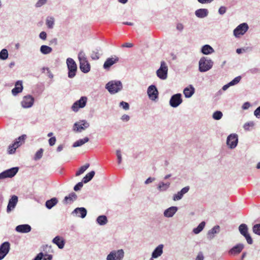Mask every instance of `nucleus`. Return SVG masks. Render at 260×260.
Listing matches in <instances>:
<instances>
[{
    "label": "nucleus",
    "instance_id": "58836bf2",
    "mask_svg": "<svg viewBox=\"0 0 260 260\" xmlns=\"http://www.w3.org/2000/svg\"><path fill=\"white\" fill-rule=\"evenodd\" d=\"M77 196L76 194V193L74 192H72L70 193L68 196L65 197L64 201L67 203H68L69 202H71L77 199Z\"/></svg>",
    "mask_w": 260,
    "mask_h": 260
},
{
    "label": "nucleus",
    "instance_id": "338daca9",
    "mask_svg": "<svg viewBox=\"0 0 260 260\" xmlns=\"http://www.w3.org/2000/svg\"><path fill=\"white\" fill-rule=\"evenodd\" d=\"M176 27L178 30L181 31L183 29V25L181 23H178Z\"/></svg>",
    "mask_w": 260,
    "mask_h": 260
},
{
    "label": "nucleus",
    "instance_id": "ea45409f",
    "mask_svg": "<svg viewBox=\"0 0 260 260\" xmlns=\"http://www.w3.org/2000/svg\"><path fill=\"white\" fill-rule=\"evenodd\" d=\"M89 167V164H86L85 165L82 166L79 170L77 171L76 176H78L83 174Z\"/></svg>",
    "mask_w": 260,
    "mask_h": 260
},
{
    "label": "nucleus",
    "instance_id": "4be33fe9",
    "mask_svg": "<svg viewBox=\"0 0 260 260\" xmlns=\"http://www.w3.org/2000/svg\"><path fill=\"white\" fill-rule=\"evenodd\" d=\"M178 207L172 206L166 209L164 212V215L166 217H172L178 211Z\"/></svg>",
    "mask_w": 260,
    "mask_h": 260
},
{
    "label": "nucleus",
    "instance_id": "bf43d9fd",
    "mask_svg": "<svg viewBox=\"0 0 260 260\" xmlns=\"http://www.w3.org/2000/svg\"><path fill=\"white\" fill-rule=\"evenodd\" d=\"M56 142L55 137H51L49 139V144L50 146H53Z\"/></svg>",
    "mask_w": 260,
    "mask_h": 260
},
{
    "label": "nucleus",
    "instance_id": "13d9d810",
    "mask_svg": "<svg viewBox=\"0 0 260 260\" xmlns=\"http://www.w3.org/2000/svg\"><path fill=\"white\" fill-rule=\"evenodd\" d=\"M129 116L128 115H123L120 119L123 122L128 121L129 120Z\"/></svg>",
    "mask_w": 260,
    "mask_h": 260
},
{
    "label": "nucleus",
    "instance_id": "5701e85b",
    "mask_svg": "<svg viewBox=\"0 0 260 260\" xmlns=\"http://www.w3.org/2000/svg\"><path fill=\"white\" fill-rule=\"evenodd\" d=\"M163 244H159L153 251L151 254L152 258H157L160 256L163 253Z\"/></svg>",
    "mask_w": 260,
    "mask_h": 260
},
{
    "label": "nucleus",
    "instance_id": "a211bd4d",
    "mask_svg": "<svg viewBox=\"0 0 260 260\" xmlns=\"http://www.w3.org/2000/svg\"><path fill=\"white\" fill-rule=\"evenodd\" d=\"M17 202L18 197L15 195L12 196L9 201L8 205L7 208V212L8 213H10L13 211L15 209Z\"/></svg>",
    "mask_w": 260,
    "mask_h": 260
},
{
    "label": "nucleus",
    "instance_id": "f03ea898",
    "mask_svg": "<svg viewBox=\"0 0 260 260\" xmlns=\"http://www.w3.org/2000/svg\"><path fill=\"white\" fill-rule=\"evenodd\" d=\"M78 58L80 61V68L81 71L85 73L89 72L90 70V65L83 52H80L79 53Z\"/></svg>",
    "mask_w": 260,
    "mask_h": 260
},
{
    "label": "nucleus",
    "instance_id": "423d86ee",
    "mask_svg": "<svg viewBox=\"0 0 260 260\" xmlns=\"http://www.w3.org/2000/svg\"><path fill=\"white\" fill-rule=\"evenodd\" d=\"M168 66L164 61H162L160 63V67L156 71L157 77L161 80H165L168 75Z\"/></svg>",
    "mask_w": 260,
    "mask_h": 260
},
{
    "label": "nucleus",
    "instance_id": "4c0bfd02",
    "mask_svg": "<svg viewBox=\"0 0 260 260\" xmlns=\"http://www.w3.org/2000/svg\"><path fill=\"white\" fill-rule=\"evenodd\" d=\"M205 224V221L201 222L197 228L193 229V233L195 234H199L204 229Z\"/></svg>",
    "mask_w": 260,
    "mask_h": 260
},
{
    "label": "nucleus",
    "instance_id": "680f3d73",
    "mask_svg": "<svg viewBox=\"0 0 260 260\" xmlns=\"http://www.w3.org/2000/svg\"><path fill=\"white\" fill-rule=\"evenodd\" d=\"M40 38L43 40H45L46 39V37H47V34L45 32V31H42L40 34Z\"/></svg>",
    "mask_w": 260,
    "mask_h": 260
},
{
    "label": "nucleus",
    "instance_id": "bb28decb",
    "mask_svg": "<svg viewBox=\"0 0 260 260\" xmlns=\"http://www.w3.org/2000/svg\"><path fill=\"white\" fill-rule=\"evenodd\" d=\"M244 248V245L241 243H239L236 246H234L232 249H231L229 253L230 254H237L239 253Z\"/></svg>",
    "mask_w": 260,
    "mask_h": 260
},
{
    "label": "nucleus",
    "instance_id": "aec40b11",
    "mask_svg": "<svg viewBox=\"0 0 260 260\" xmlns=\"http://www.w3.org/2000/svg\"><path fill=\"white\" fill-rule=\"evenodd\" d=\"M34 101V99L31 95H26L24 96L21 102V105L25 108H29L33 105Z\"/></svg>",
    "mask_w": 260,
    "mask_h": 260
},
{
    "label": "nucleus",
    "instance_id": "393cba45",
    "mask_svg": "<svg viewBox=\"0 0 260 260\" xmlns=\"http://www.w3.org/2000/svg\"><path fill=\"white\" fill-rule=\"evenodd\" d=\"M23 89L22 82L21 81H17L15 85V87L12 90V93L14 95L22 92Z\"/></svg>",
    "mask_w": 260,
    "mask_h": 260
},
{
    "label": "nucleus",
    "instance_id": "c756f323",
    "mask_svg": "<svg viewBox=\"0 0 260 260\" xmlns=\"http://www.w3.org/2000/svg\"><path fill=\"white\" fill-rule=\"evenodd\" d=\"M208 11L206 9H200L196 11L195 14L199 18H204L208 15Z\"/></svg>",
    "mask_w": 260,
    "mask_h": 260
},
{
    "label": "nucleus",
    "instance_id": "9d476101",
    "mask_svg": "<svg viewBox=\"0 0 260 260\" xmlns=\"http://www.w3.org/2000/svg\"><path fill=\"white\" fill-rule=\"evenodd\" d=\"M87 101V98L86 96H82L79 100L75 102L72 106L73 111L76 112L78 111L79 109L84 107Z\"/></svg>",
    "mask_w": 260,
    "mask_h": 260
},
{
    "label": "nucleus",
    "instance_id": "774afa93",
    "mask_svg": "<svg viewBox=\"0 0 260 260\" xmlns=\"http://www.w3.org/2000/svg\"><path fill=\"white\" fill-rule=\"evenodd\" d=\"M133 46V44L131 43H126L122 45V47H132Z\"/></svg>",
    "mask_w": 260,
    "mask_h": 260
},
{
    "label": "nucleus",
    "instance_id": "de8ad7c7",
    "mask_svg": "<svg viewBox=\"0 0 260 260\" xmlns=\"http://www.w3.org/2000/svg\"><path fill=\"white\" fill-rule=\"evenodd\" d=\"M17 148L15 147L13 144L10 145L8 149V153L10 154H13L15 152Z\"/></svg>",
    "mask_w": 260,
    "mask_h": 260
},
{
    "label": "nucleus",
    "instance_id": "f257e3e1",
    "mask_svg": "<svg viewBox=\"0 0 260 260\" xmlns=\"http://www.w3.org/2000/svg\"><path fill=\"white\" fill-rule=\"evenodd\" d=\"M213 64L211 59L202 57L199 62V70L201 72H205L210 70Z\"/></svg>",
    "mask_w": 260,
    "mask_h": 260
},
{
    "label": "nucleus",
    "instance_id": "0e129e2a",
    "mask_svg": "<svg viewBox=\"0 0 260 260\" xmlns=\"http://www.w3.org/2000/svg\"><path fill=\"white\" fill-rule=\"evenodd\" d=\"M201 4H205L212 2L213 0H198Z\"/></svg>",
    "mask_w": 260,
    "mask_h": 260
},
{
    "label": "nucleus",
    "instance_id": "7c9ffc66",
    "mask_svg": "<svg viewBox=\"0 0 260 260\" xmlns=\"http://www.w3.org/2000/svg\"><path fill=\"white\" fill-rule=\"evenodd\" d=\"M26 138V136L25 135H22L19 137L17 139H16L13 143L15 147L18 148L19 146L22 145V144L24 143Z\"/></svg>",
    "mask_w": 260,
    "mask_h": 260
},
{
    "label": "nucleus",
    "instance_id": "f704fd0d",
    "mask_svg": "<svg viewBox=\"0 0 260 260\" xmlns=\"http://www.w3.org/2000/svg\"><path fill=\"white\" fill-rule=\"evenodd\" d=\"M97 223L100 225H104L108 222L107 218L105 215H100L96 218Z\"/></svg>",
    "mask_w": 260,
    "mask_h": 260
},
{
    "label": "nucleus",
    "instance_id": "c9c22d12",
    "mask_svg": "<svg viewBox=\"0 0 260 260\" xmlns=\"http://www.w3.org/2000/svg\"><path fill=\"white\" fill-rule=\"evenodd\" d=\"M94 174L95 172L93 171H92L89 173H87L85 175V176L83 177L82 179V182L84 183H87L92 179Z\"/></svg>",
    "mask_w": 260,
    "mask_h": 260
},
{
    "label": "nucleus",
    "instance_id": "20e7f679",
    "mask_svg": "<svg viewBox=\"0 0 260 260\" xmlns=\"http://www.w3.org/2000/svg\"><path fill=\"white\" fill-rule=\"evenodd\" d=\"M124 256V252L123 249L112 250L107 255V260H122Z\"/></svg>",
    "mask_w": 260,
    "mask_h": 260
},
{
    "label": "nucleus",
    "instance_id": "09e8293b",
    "mask_svg": "<svg viewBox=\"0 0 260 260\" xmlns=\"http://www.w3.org/2000/svg\"><path fill=\"white\" fill-rule=\"evenodd\" d=\"M254 123L253 121H250L244 124L243 127L245 130H249V127H253Z\"/></svg>",
    "mask_w": 260,
    "mask_h": 260
},
{
    "label": "nucleus",
    "instance_id": "1a4fd4ad",
    "mask_svg": "<svg viewBox=\"0 0 260 260\" xmlns=\"http://www.w3.org/2000/svg\"><path fill=\"white\" fill-rule=\"evenodd\" d=\"M238 142V136L236 134H230L227 138L226 144L231 149L235 148Z\"/></svg>",
    "mask_w": 260,
    "mask_h": 260
},
{
    "label": "nucleus",
    "instance_id": "b1692460",
    "mask_svg": "<svg viewBox=\"0 0 260 260\" xmlns=\"http://www.w3.org/2000/svg\"><path fill=\"white\" fill-rule=\"evenodd\" d=\"M31 226L28 224H20L16 227L15 230L21 233H27L31 231Z\"/></svg>",
    "mask_w": 260,
    "mask_h": 260
},
{
    "label": "nucleus",
    "instance_id": "9b49d317",
    "mask_svg": "<svg viewBox=\"0 0 260 260\" xmlns=\"http://www.w3.org/2000/svg\"><path fill=\"white\" fill-rule=\"evenodd\" d=\"M10 250V244L9 242H5L0 245V260H2L5 257Z\"/></svg>",
    "mask_w": 260,
    "mask_h": 260
},
{
    "label": "nucleus",
    "instance_id": "052dcab7",
    "mask_svg": "<svg viewBox=\"0 0 260 260\" xmlns=\"http://www.w3.org/2000/svg\"><path fill=\"white\" fill-rule=\"evenodd\" d=\"M226 9L225 7H220L219 9L218 12L220 14L222 15L226 12Z\"/></svg>",
    "mask_w": 260,
    "mask_h": 260
},
{
    "label": "nucleus",
    "instance_id": "2f4dec72",
    "mask_svg": "<svg viewBox=\"0 0 260 260\" xmlns=\"http://www.w3.org/2000/svg\"><path fill=\"white\" fill-rule=\"evenodd\" d=\"M194 88L192 85L186 87L183 90V93L186 98H190L194 93Z\"/></svg>",
    "mask_w": 260,
    "mask_h": 260
},
{
    "label": "nucleus",
    "instance_id": "7ed1b4c3",
    "mask_svg": "<svg viewBox=\"0 0 260 260\" xmlns=\"http://www.w3.org/2000/svg\"><path fill=\"white\" fill-rule=\"evenodd\" d=\"M106 88L110 93H115L122 89V85L120 81H112L106 84Z\"/></svg>",
    "mask_w": 260,
    "mask_h": 260
},
{
    "label": "nucleus",
    "instance_id": "ddd939ff",
    "mask_svg": "<svg viewBox=\"0 0 260 260\" xmlns=\"http://www.w3.org/2000/svg\"><path fill=\"white\" fill-rule=\"evenodd\" d=\"M89 126V123L85 120H81L74 124V129L81 132Z\"/></svg>",
    "mask_w": 260,
    "mask_h": 260
},
{
    "label": "nucleus",
    "instance_id": "a878e982",
    "mask_svg": "<svg viewBox=\"0 0 260 260\" xmlns=\"http://www.w3.org/2000/svg\"><path fill=\"white\" fill-rule=\"evenodd\" d=\"M171 183L169 182L160 181L158 184L157 189L160 192L166 191L170 187Z\"/></svg>",
    "mask_w": 260,
    "mask_h": 260
},
{
    "label": "nucleus",
    "instance_id": "4d7b16f0",
    "mask_svg": "<svg viewBox=\"0 0 260 260\" xmlns=\"http://www.w3.org/2000/svg\"><path fill=\"white\" fill-rule=\"evenodd\" d=\"M155 180V178H153V177H149L145 181V182L144 183L145 184H148L149 183H152V182L154 181Z\"/></svg>",
    "mask_w": 260,
    "mask_h": 260
},
{
    "label": "nucleus",
    "instance_id": "2eb2a0df",
    "mask_svg": "<svg viewBox=\"0 0 260 260\" xmlns=\"http://www.w3.org/2000/svg\"><path fill=\"white\" fill-rule=\"evenodd\" d=\"M182 102L181 94L180 93H177L173 95L171 97L170 100V104L173 107H176L179 106Z\"/></svg>",
    "mask_w": 260,
    "mask_h": 260
},
{
    "label": "nucleus",
    "instance_id": "f3484780",
    "mask_svg": "<svg viewBox=\"0 0 260 260\" xmlns=\"http://www.w3.org/2000/svg\"><path fill=\"white\" fill-rule=\"evenodd\" d=\"M149 98L151 100H155L158 98V92L155 85H150L147 90Z\"/></svg>",
    "mask_w": 260,
    "mask_h": 260
},
{
    "label": "nucleus",
    "instance_id": "37998d69",
    "mask_svg": "<svg viewBox=\"0 0 260 260\" xmlns=\"http://www.w3.org/2000/svg\"><path fill=\"white\" fill-rule=\"evenodd\" d=\"M252 231L255 234L260 236V223L254 225Z\"/></svg>",
    "mask_w": 260,
    "mask_h": 260
},
{
    "label": "nucleus",
    "instance_id": "864d4df0",
    "mask_svg": "<svg viewBox=\"0 0 260 260\" xmlns=\"http://www.w3.org/2000/svg\"><path fill=\"white\" fill-rule=\"evenodd\" d=\"M120 106L122 107V108L125 110L129 109V104L125 102H121L120 103Z\"/></svg>",
    "mask_w": 260,
    "mask_h": 260
},
{
    "label": "nucleus",
    "instance_id": "5fc2aeb1",
    "mask_svg": "<svg viewBox=\"0 0 260 260\" xmlns=\"http://www.w3.org/2000/svg\"><path fill=\"white\" fill-rule=\"evenodd\" d=\"M47 0H39L36 4V7H40L46 3Z\"/></svg>",
    "mask_w": 260,
    "mask_h": 260
},
{
    "label": "nucleus",
    "instance_id": "473e14b6",
    "mask_svg": "<svg viewBox=\"0 0 260 260\" xmlns=\"http://www.w3.org/2000/svg\"><path fill=\"white\" fill-rule=\"evenodd\" d=\"M57 203V200L55 198H52L46 202L45 205L47 208L51 209Z\"/></svg>",
    "mask_w": 260,
    "mask_h": 260
},
{
    "label": "nucleus",
    "instance_id": "e2e57ef3",
    "mask_svg": "<svg viewBox=\"0 0 260 260\" xmlns=\"http://www.w3.org/2000/svg\"><path fill=\"white\" fill-rule=\"evenodd\" d=\"M223 115H213V118L215 120H219Z\"/></svg>",
    "mask_w": 260,
    "mask_h": 260
},
{
    "label": "nucleus",
    "instance_id": "412c9836",
    "mask_svg": "<svg viewBox=\"0 0 260 260\" xmlns=\"http://www.w3.org/2000/svg\"><path fill=\"white\" fill-rule=\"evenodd\" d=\"M220 232V226L219 225H215L211 230H210L207 234V238L208 240H212L215 236L216 234H217Z\"/></svg>",
    "mask_w": 260,
    "mask_h": 260
},
{
    "label": "nucleus",
    "instance_id": "f8f14e48",
    "mask_svg": "<svg viewBox=\"0 0 260 260\" xmlns=\"http://www.w3.org/2000/svg\"><path fill=\"white\" fill-rule=\"evenodd\" d=\"M248 26L247 23H243L238 25L234 30V34L236 37H239L244 35L248 30Z\"/></svg>",
    "mask_w": 260,
    "mask_h": 260
},
{
    "label": "nucleus",
    "instance_id": "6ab92c4d",
    "mask_svg": "<svg viewBox=\"0 0 260 260\" xmlns=\"http://www.w3.org/2000/svg\"><path fill=\"white\" fill-rule=\"evenodd\" d=\"M119 61V58L116 56L108 58L104 63L103 67L105 69H109L112 65Z\"/></svg>",
    "mask_w": 260,
    "mask_h": 260
},
{
    "label": "nucleus",
    "instance_id": "49530a36",
    "mask_svg": "<svg viewBox=\"0 0 260 260\" xmlns=\"http://www.w3.org/2000/svg\"><path fill=\"white\" fill-rule=\"evenodd\" d=\"M43 149L42 148L40 149L36 153L35 156V159L38 160L40 159L43 155Z\"/></svg>",
    "mask_w": 260,
    "mask_h": 260
},
{
    "label": "nucleus",
    "instance_id": "8fccbe9b",
    "mask_svg": "<svg viewBox=\"0 0 260 260\" xmlns=\"http://www.w3.org/2000/svg\"><path fill=\"white\" fill-rule=\"evenodd\" d=\"M116 155L118 159V164L120 165L122 161V155L120 150H116Z\"/></svg>",
    "mask_w": 260,
    "mask_h": 260
},
{
    "label": "nucleus",
    "instance_id": "72a5a7b5",
    "mask_svg": "<svg viewBox=\"0 0 260 260\" xmlns=\"http://www.w3.org/2000/svg\"><path fill=\"white\" fill-rule=\"evenodd\" d=\"M89 139L87 137H85L84 138L82 139H80L79 140H77L74 143L73 145V147H80L85 143L88 142Z\"/></svg>",
    "mask_w": 260,
    "mask_h": 260
},
{
    "label": "nucleus",
    "instance_id": "a19ab883",
    "mask_svg": "<svg viewBox=\"0 0 260 260\" xmlns=\"http://www.w3.org/2000/svg\"><path fill=\"white\" fill-rule=\"evenodd\" d=\"M40 50L42 53L44 54H47L50 53L52 51V49L51 47L48 46L42 45L41 47Z\"/></svg>",
    "mask_w": 260,
    "mask_h": 260
},
{
    "label": "nucleus",
    "instance_id": "e433bc0d",
    "mask_svg": "<svg viewBox=\"0 0 260 260\" xmlns=\"http://www.w3.org/2000/svg\"><path fill=\"white\" fill-rule=\"evenodd\" d=\"M202 52L204 54H209L213 52L214 50L210 46L205 45L202 47Z\"/></svg>",
    "mask_w": 260,
    "mask_h": 260
},
{
    "label": "nucleus",
    "instance_id": "4468645a",
    "mask_svg": "<svg viewBox=\"0 0 260 260\" xmlns=\"http://www.w3.org/2000/svg\"><path fill=\"white\" fill-rule=\"evenodd\" d=\"M189 189L190 187L188 186L183 187L180 191L173 195V200L174 201H177L181 200L184 195L188 192Z\"/></svg>",
    "mask_w": 260,
    "mask_h": 260
},
{
    "label": "nucleus",
    "instance_id": "6e6552de",
    "mask_svg": "<svg viewBox=\"0 0 260 260\" xmlns=\"http://www.w3.org/2000/svg\"><path fill=\"white\" fill-rule=\"evenodd\" d=\"M18 167H14L2 172L0 173V180L14 177L18 172Z\"/></svg>",
    "mask_w": 260,
    "mask_h": 260
},
{
    "label": "nucleus",
    "instance_id": "39448f33",
    "mask_svg": "<svg viewBox=\"0 0 260 260\" xmlns=\"http://www.w3.org/2000/svg\"><path fill=\"white\" fill-rule=\"evenodd\" d=\"M67 63L69 70L68 77L70 78H72L76 75L77 69L76 63L71 58H68L67 59Z\"/></svg>",
    "mask_w": 260,
    "mask_h": 260
},
{
    "label": "nucleus",
    "instance_id": "6e6d98bb",
    "mask_svg": "<svg viewBox=\"0 0 260 260\" xmlns=\"http://www.w3.org/2000/svg\"><path fill=\"white\" fill-rule=\"evenodd\" d=\"M204 256L202 252H199L196 258V260H204Z\"/></svg>",
    "mask_w": 260,
    "mask_h": 260
},
{
    "label": "nucleus",
    "instance_id": "cd10ccee",
    "mask_svg": "<svg viewBox=\"0 0 260 260\" xmlns=\"http://www.w3.org/2000/svg\"><path fill=\"white\" fill-rule=\"evenodd\" d=\"M52 255L51 254H44L43 252H40L33 260H51Z\"/></svg>",
    "mask_w": 260,
    "mask_h": 260
},
{
    "label": "nucleus",
    "instance_id": "3c124183",
    "mask_svg": "<svg viewBox=\"0 0 260 260\" xmlns=\"http://www.w3.org/2000/svg\"><path fill=\"white\" fill-rule=\"evenodd\" d=\"M241 77L238 76L236 77L234 80L230 82V85H234L237 84L240 81Z\"/></svg>",
    "mask_w": 260,
    "mask_h": 260
},
{
    "label": "nucleus",
    "instance_id": "603ef678",
    "mask_svg": "<svg viewBox=\"0 0 260 260\" xmlns=\"http://www.w3.org/2000/svg\"><path fill=\"white\" fill-rule=\"evenodd\" d=\"M83 182H80L78 183L74 187V189L75 191H78L81 189V188L83 187Z\"/></svg>",
    "mask_w": 260,
    "mask_h": 260
},
{
    "label": "nucleus",
    "instance_id": "0eeeda50",
    "mask_svg": "<svg viewBox=\"0 0 260 260\" xmlns=\"http://www.w3.org/2000/svg\"><path fill=\"white\" fill-rule=\"evenodd\" d=\"M239 231L240 234L243 235L246 239L249 244H251L253 240L250 235L248 233V227L246 224L242 223L239 226Z\"/></svg>",
    "mask_w": 260,
    "mask_h": 260
},
{
    "label": "nucleus",
    "instance_id": "dca6fc26",
    "mask_svg": "<svg viewBox=\"0 0 260 260\" xmlns=\"http://www.w3.org/2000/svg\"><path fill=\"white\" fill-rule=\"evenodd\" d=\"M72 214L73 216L84 218L87 215V210L84 207L76 208L73 211Z\"/></svg>",
    "mask_w": 260,
    "mask_h": 260
},
{
    "label": "nucleus",
    "instance_id": "79ce46f5",
    "mask_svg": "<svg viewBox=\"0 0 260 260\" xmlns=\"http://www.w3.org/2000/svg\"><path fill=\"white\" fill-rule=\"evenodd\" d=\"M91 57L93 60H97L100 58L99 51L98 49H96L92 51Z\"/></svg>",
    "mask_w": 260,
    "mask_h": 260
},
{
    "label": "nucleus",
    "instance_id": "c85d7f7f",
    "mask_svg": "<svg viewBox=\"0 0 260 260\" xmlns=\"http://www.w3.org/2000/svg\"><path fill=\"white\" fill-rule=\"evenodd\" d=\"M53 243L55 244L59 249L63 248L64 245V241L59 236L55 237L52 240Z\"/></svg>",
    "mask_w": 260,
    "mask_h": 260
},
{
    "label": "nucleus",
    "instance_id": "a18cd8bd",
    "mask_svg": "<svg viewBox=\"0 0 260 260\" xmlns=\"http://www.w3.org/2000/svg\"><path fill=\"white\" fill-rule=\"evenodd\" d=\"M8 51L4 49L0 52V58L2 59H6L8 58Z\"/></svg>",
    "mask_w": 260,
    "mask_h": 260
},
{
    "label": "nucleus",
    "instance_id": "c03bdc74",
    "mask_svg": "<svg viewBox=\"0 0 260 260\" xmlns=\"http://www.w3.org/2000/svg\"><path fill=\"white\" fill-rule=\"evenodd\" d=\"M54 18L52 17L48 18L46 20V24L48 28H52L54 25Z\"/></svg>",
    "mask_w": 260,
    "mask_h": 260
},
{
    "label": "nucleus",
    "instance_id": "69168bd1",
    "mask_svg": "<svg viewBox=\"0 0 260 260\" xmlns=\"http://www.w3.org/2000/svg\"><path fill=\"white\" fill-rule=\"evenodd\" d=\"M250 107V104L248 102L245 103L242 106L243 109H247Z\"/></svg>",
    "mask_w": 260,
    "mask_h": 260
}]
</instances>
